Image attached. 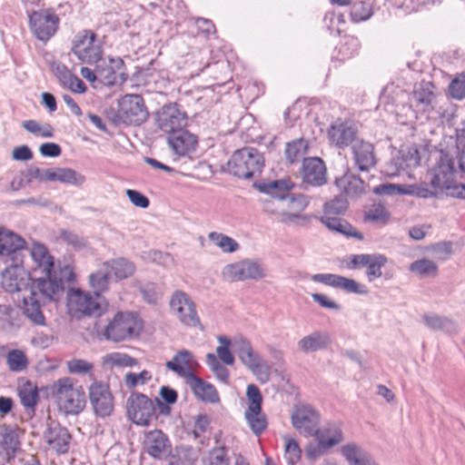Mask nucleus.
Wrapping results in <instances>:
<instances>
[{
    "mask_svg": "<svg viewBox=\"0 0 465 465\" xmlns=\"http://www.w3.org/2000/svg\"><path fill=\"white\" fill-rule=\"evenodd\" d=\"M303 182L313 185L321 186L326 183V166L319 157L303 159L302 163Z\"/></svg>",
    "mask_w": 465,
    "mask_h": 465,
    "instance_id": "nucleus-23",
    "label": "nucleus"
},
{
    "mask_svg": "<svg viewBox=\"0 0 465 465\" xmlns=\"http://www.w3.org/2000/svg\"><path fill=\"white\" fill-rule=\"evenodd\" d=\"M104 263L108 265V271L117 281L126 279L134 272V265L124 258L114 259Z\"/></svg>",
    "mask_w": 465,
    "mask_h": 465,
    "instance_id": "nucleus-37",
    "label": "nucleus"
},
{
    "mask_svg": "<svg viewBox=\"0 0 465 465\" xmlns=\"http://www.w3.org/2000/svg\"><path fill=\"white\" fill-rule=\"evenodd\" d=\"M198 365L193 353L188 350L177 351L171 361H166L165 366L168 370L174 372L181 378H184L188 382L193 374L195 367Z\"/></svg>",
    "mask_w": 465,
    "mask_h": 465,
    "instance_id": "nucleus-21",
    "label": "nucleus"
},
{
    "mask_svg": "<svg viewBox=\"0 0 465 465\" xmlns=\"http://www.w3.org/2000/svg\"><path fill=\"white\" fill-rule=\"evenodd\" d=\"M331 143L340 148L350 145L356 137V130L347 123L336 122L328 132Z\"/></svg>",
    "mask_w": 465,
    "mask_h": 465,
    "instance_id": "nucleus-31",
    "label": "nucleus"
},
{
    "mask_svg": "<svg viewBox=\"0 0 465 465\" xmlns=\"http://www.w3.org/2000/svg\"><path fill=\"white\" fill-rule=\"evenodd\" d=\"M260 192H279L283 203V223H293L303 218L301 214L309 204V198L302 193H292L294 183L290 179L262 182L255 184Z\"/></svg>",
    "mask_w": 465,
    "mask_h": 465,
    "instance_id": "nucleus-3",
    "label": "nucleus"
},
{
    "mask_svg": "<svg viewBox=\"0 0 465 465\" xmlns=\"http://www.w3.org/2000/svg\"><path fill=\"white\" fill-rule=\"evenodd\" d=\"M331 334L326 331H313L298 341V348L304 353L325 350L331 343Z\"/></svg>",
    "mask_w": 465,
    "mask_h": 465,
    "instance_id": "nucleus-28",
    "label": "nucleus"
},
{
    "mask_svg": "<svg viewBox=\"0 0 465 465\" xmlns=\"http://www.w3.org/2000/svg\"><path fill=\"white\" fill-rule=\"evenodd\" d=\"M187 123L188 115L177 103L164 104L155 114L157 127L168 134L181 128H185Z\"/></svg>",
    "mask_w": 465,
    "mask_h": 465,
    "instance_id": "nucleus-11",
    "label": "nucleus"
},
{
    "mask_svg": "<svg viewBox=\"0 0 465 465\" xmlns=\"http://www.w3.org/2000/svg\"><path fill=\"white\" fill-rule=\"evenodd\" d=\"M306 143L302 139L294 140L286 144L285 156L290 163L299 161L303 157L306 150Z\"/></svg>",
    "mask_w": 465,
    "mask_h": 465,
    "instance_id": "nucleus-47",
    "label": "nucleus"
},
{
    "mask_svg": "<svg viewBox=\"0 0 465 465\" xmlns=\"http://www.w3.org/2000/svg\"><path fill=\"white\" fill-rule=\"evenodd\" d=\"M246 395L250 401L248 409H250L252 412L261 411L262 397L259 388L254 384L248 385Z\"/></svg>",
    "mask_w": 465,
    "mask_h": 465,
    "instance_id": "nucleus-55",
    "label": "nucleus"
},
{
    "mask_svg": "<svg viewBox=\"0 0 465 465\" xmlns=\"http://www.w3.org/2000/svg\"><path fill=\"white\" fill-rule=\"evenodd\" d=\"M186 384L193 390L195 396L202 401L212 403L219 401V394L215 387L201 378L192 377Z\"/></svg>",
    "mask_w": 465,
    "mask_h": 465,
    "instance_id": "nucleus-36",
    "label": "nucleus"
},
{
    "mask_svg": "<svg viewBox=\"0 0 465 465\" xmlns=\"http://www.w3.org/2000/svg\"><path fill=\"white\" fill-rule=\"evenodd\" d=\"M118 113L124 123L134 125L142 124L149 116L143 99L139 94L124 95L119 102Z\"/></svg>",
    "mask_w": 465,
    "mask_h": 465,
    "instance_id": "nucleus-13",
    "label": "nucleus"
},
{
    "mask_svg": "<svg viewBox=\"0 0 465 465\" xmlns=\"http://www.w3.org/2000/svg\"><path fill=\"white\" fill-rule=\"evenodd\" d=\"M28 252L35 262L34 271L43 277L34 279L29 295L25 298V316L29 320H45L41 307L49 302H59L64 296L66 282L75 278L74 268L68 264L54 266V259L45 244L34 242Z\"/></svg>",
    "mask_w": 465,
    "mask_h": 465,
    "instance_id": "nucleus-1",
    "label": "nucleus"
},
{
    "mask_svg": "<svg viewBox=\"0 0 465 465\" xmlns=\"http://www.w3.org/2000/svg\"><path fill=\"white\" fill-rule=\"evenodd\" d=\"M458 169L455 159L447 153L440 152L432 169L431 186L445 192L448 195L465 198V185L457 183Z\"/></svg>",
    "mask_w": 465,
    "mask_h": 465,
    "instance_id": "nucleus-4",
    "label": "nucleus"
},
{
    "mask_svg": "<svg viewBox=\"0 0 465 465\" xmlns=\"http://www.w3.org/2000/svg\"><path fill=\"white\" fill-rule=\"evenodd\" d=\"M263 165L264 158L256 148L243 147L233 153L227 169L233 176L247 180L261 173Z\"/></svg>",
    "mask_w": 465,
    "mask_h": 465,
    "instance_id": "nucleus-6",
    "label": "nucleus"
},
{
    "mask_svg": "<svg viewBox=\"0 0 465 465\" xmlns=\"http://www.w3.org/2000/svg\"><path fill=\"white\" fill-rule=\"evenodd\" d=\"M103 363L111 367H133L137 360L123 352H111L104 356Z\"/></svg>",
    "mask_w": 465,
    "mask_h": 465,
    "instance_id": "nucleus-40",
    "label": "nucleus"
},
{
    "mask_svg": "<svg viewBox=\"0 0 465 465\" xmlns=\"http://www.w3.org/2000/svg\"><path fill=\"white\" fill-rule=\"evenodd\" d=\"M350 15L353 22H362L368 20L372 15V11L370 4L358 1L351 6Z\"/></svg>",
    "mask_w": 465,
    "mask_h": 465,
    "instance_id": "nucleus-49",
    "label": "nucleus"
},
{
    "mask_svg": "<svg viewBox=\"0 0 465 465\" xmlns=\"http://www.w3.org/2000/svg\"><path fill=\"white\" fill-rule=\"evenodd\" d=\"M71 50L84 64H97L103 58L102 43L97 39V35L90 30H83L74 35Z\"/></svg>",
    "mask_w": 465,
    "mask_h": 465,
    "instance_id": "nucleus-8",
    "label": "nucleus"
},
{
    "mask_svg": "<svg viewBox=\"0 0 465 465\" xmlns=\"http://www.w3.org/2000/svg\"><path fill=\"white\" fill-rule=\"evenodd\" d=\"M320 221L329 230L341 233L347 238H355L360 241L364 239L363 234L344 219L324 214L320 218Z\"/></svg>",
    "mask_w": 465,
    "mask_h": 465,
    "instance_id": "nucleus-30",
    "label": "nucleus"
},
{
    "mask_svg": "<svg viewBox=\"0 0 465 465\" xmlns=\"http://www.w3.org/2000/svg\"><path fill=\"white\" fill-rule=\"evenodd\" d=\"M97 73L99 81L107 86L124 83L128 74L124 72V62L122 58H109V63L102 58L97 63Z\"/></svg>",
    "mask_w": 465,
    "mask_h": 465,
    "instance_id": "nucleus-16",
    "label": "nucleus"
},
{
    "mask_svg": "<svg viewBox=\"0 0 465 465\" xmlns=\"http://www.w3.org/2000/svg\"><path fill=\"white\" fill-rule=\"evenodd\" d=\"M434 194L433 191H431L425 183H421L420 184H409V195L429 198Z\"/></svg>",
    "mask_w": 465,
    "mask_h": 465,
    "instance_id": "nucleus-63",
    "label": "nucleus"
},
{
    "mask_svg": "<svg viewBox=\"0 0 465 465\" xmlns=\"http://www.w3.org/2000/svg\"><path fill=\"white\" fill-rule=\"evenodd\" d=\"M248 369L261 383H267L271 379L272 366L262 358H260Z\"/></svg>",
    "mask_w": 465,
    "mask_h": 465,
    "instance_id": "nucleus-46",
    "label": "nucleus"
},
{
    "mask_svg": "<svg viewBox=\"0 0 465 465\" xmlns=\"http://www.w3.org/2000/svg\"><path fill=\"white\" fill-rule=\"evenodd\" d=\"M203 465H229L224 449L213 450L209 457L203 460Z\"/></svg>",
    "mask_w": 465,
    "mask_h": 465,
    "instance_id": "nucleus-60",
    "label": "nucleus"
},
{
    "mask_svg": "<svg viewBox=\"0 0 465 465\" xmlns=\"http://www.w3.org/2000/svg\"><path fill=\"white\" fill-rule=\"evenodd\" d=\"M108 265L103 263L95 272L90 273L88 282L93 294L99 299H104L102 294L108 291L112 275Z\"/></svg>",
    "mask_w": 465,
    "mask_h": 465,
    "instance_id": "nucleus-32",
    "label": "nucleus"
},
{
    "mask_svg": "<svg viewBox=\"0 0 465 465\" xmlns=\"http://www.w3.org/2000/svg\"><path fill=\"white\" fill-rule=\"evenodd\" d=\"M375 194L379 195H396V194H407V186L404 184L397 185L393 183H382L375 186L372 189Z\"/></svg>",
    "mask_w": 465,
    "mask_h": 465,
    "instance_id": "nucleus-58",
    "label": "nucleus"
},
{
    "mask_svg": "<svg viewBox=\"0 0 465 465\" xmlns=\"http://www.w3.org/2000/svg\"><path fill=\"white\" fill-rule=\"evenodd\" d=\"M59 182L79 186L85 182V177L71 168H59Z\"/></svg>",
    "mask_w": 465,
    "mask_h": 465,
    "instance_id": "nucleus-54",
    "label": "nucleus"
},
{
    "mask_svg": "<svg viewBox=\"0 0 465 465\" xmlns=\"http://www.w3.org/2000/svg\"><path fill=\"white\" fill-rule=\"evenodd\" d=\"M359 48L360 43L357 38L353 36L345 37L343 43L339 46L340 59L343 61L352 57Z\"/></svg>",
    "mask_w": 465,
    "mask_h": 465,
    "instance_id": "nucleus-52",
    "label": "nucleus"
},
{
    "mask_svg": "<svg viewBox=\"0 0 465 465\" xmlns=\"http://www.w3.org/2000/svg\"><path fill=\"white\" fill-rule=\"evenodd\" d=\"M410 270L420 277H435L438 274L437 264L428 259H420L412 262Z\"/></svg>",
    "mask_w": 465,
    "mask_h": 465,
    "instance_id": "nucleus-43",
    "label": "nucleus"
},
{
    "mask_svg": "<svg viewBox=\"0 0 465 465\" xmlns=\"http://www.w3.org/2000/svg\"><path fill=\"white\" fill-rule=\"evenodd\" d=\"M449 94L457 101L465 99V73H460L452 79L449 85Z\"/></svg>",
    "mask_w": 465,
    "mask_h": 465,
    "instance_id": "nucleus-50",
    "label": "nucleus"
},
{
    "mask_svg": "<svg viewBox=\"0 0 465 465\" xmlns=\"http://www.w3.org/2000/svg\"><path fill=\"white\" fill-rule=\"evenodd\" d=\"M314 437L321 449H331L343 440L341 424L339 422H329L319 429Z\"/></svg>",
    "mask_w": 465,
    "mask_h": 465,
    "instance_id": "nucleus-25",
    "label": "nucleus"
},
{
    "mask_svg": "<svg viewBox=\"0 0 465 465\" xmlns=\"http://www.w3.org/2000/svg\"><path fill=\"white\" fill-rule=\"evenodd\" d=\"M208 238L224 252H234L239 249V243L232 237L221 232H212Z\"/></svg>",
    "mask_w": 465,
    "mask_h": 465,
    "instance_id": "nucleus-41",
    "label": "nucleus"
},
{
    "mask_svg": "<svg viewBox=\"0 0 465 465\" xmlns=\"http://www.w3.org/2000/svg\"><path fill=\"white\" fill-rule=\"evenodd\" d=\"M341 451L350 465H379L369 452L355 443L343 445Z\"/></svg>",
    "mask_w": 465,
    "mask_h": 465,
    "instance_id": "nucleus-33",
    "label": "nucleus"
},
{
    "mask_svg": "<svg viewBox=\"0 0 465 465\" xmlns=\"http://www.w3.org/2000/svg\"><path fill=\"white\" fill-rule=\"evenodd\" d=\"M387 259L381 254H373L370 262L366 265V274L370 281L381 276V267L385 265Z\"/></svg>",
    "mask_w": 465,
    "mask_h": 465,
    "instance_id": "nucleus-51",
    "label": "nucleus"
},
{
    "mask_svg": "<svg viewBox=\"0 0 465 465\" xmlns=\"http://www.w3.org/2000/svg\"><path fill=\"white\" fill-rule=\"evenodd\" d=\"M209 418L204 414H199L195 417L193 425V435L195 438L200 437L203 432L206 431L209 426Z\"/></svg>",
    "mask_w": 465,
    "mask_h": 465,
    "instance_id": "nucleus-64",
    "label": "nucleus"
},
{
    "mask_svg": "<svg viewBox=\"0 0 465 465\" xmlns=\"http://www.w3.org/2000/svg\"><path fill=\"white\" fill-rule=\"evenodd\" d=\"M67 369L73 374L89 373L94 369V364L85 360L73 359L66 362Z\"/></svg>",
    "mask_w": 465,
    "mask_h": 465,
    "instance_id": "nucleus-59",
    "label": "nucleus"
},
{
    "mask_svg": "<svg viewBox=\"0 0 465 465\" xmlns=\"http://www.w3.org/2000/svg\"><path fill=\"white\" fill-rule=\"evenodd\" d=\"M245 419L255 435L262 434L267 427V420L265 416L262 414V411L252 412L250 409H247L245 411Z\"/></svg>",
    "mask_w": 465,
    "mask_h": 465,
    "instance_id": "nucleus-45",
    "label": "nucleus"
},
{
    "mask_svg": "<svg viewBox=\"0 0 465 465\" xmlns=\"http://www.w3.org/2000/svg\"><path fill=\"white\" fill-rule=\"evenodd\" d=\"M292 426L305 437L315 436L318 431L320 414L310 405L297 407L292 413Z\"/></svg>",
    "mask_w": 465,
    "mask_h": 465,
    "instance_id": "nucleus-15",
    "label": "nucleus"
},
{
    "mask_svg": "<svg viewBox=\"0 0 465 465\" xmlns=\"http://www.w3.org/2000/svg\"><path fill=\"white\" fill-rule=\"evenodd\" d=\"M127 416L135 424L148 426L156 419L154 401L140 392L132 393L126 402Z\"/></svg>",
    "mask_w": 465,
    "mask_h": 465,
    "instance_id": "nucleus-10",
    "label": "nucleus"
},
{
    "mask_svg": "<svg viewBox=\"0 0 465 465\" xmlns=\"http://www.w3.org/2000/svg\"><path fill=\"white\" fill-rule=\"evenodd\" d=\"M126 194L130 202L136 207L145 209L150 204L149 199L138 191L128 189Z\"/></svg>",
    "mask_w": 465,
    "mask_h": 465,
    "instance_id": "nucleus-61",
    "label": "nucleus"
},
{
    "mask_svg": "<svg viewBox=\"0 0 465 465\" xmlns=\"http://www.w3.org/2000/svg\"><path fill=\"white\" fill-rule=\"evenodd\" d=\"M168 143L179 156H184L195 150L197 138L184 128H181L168 136Z\"/></svg>",
    "mask_w": 465,
    "mask_h": 465,
    "instance_id": "nucleus-24",
    "label": "nucleus"
},
{
    "mask_svg": "<svg viewBox=\"0 0 465 465\" xmlns=\"http://www.w3.org/2000/svg\"><path fill=\"white\" fill-rule=\"evenodd\" d=\"M146 452L157 459H161L169 452L170 443L168 438L158 430L149 431L143 441Z\"/></svg>",
    "mask_w": 465,
    "mask_h": 465,
    "instance_id": "nucleus-27",
    "label": "nucleus"
},
{
    "mask_svg": "<svg viewBox=\"0 0 465 465\" xmlns=\"http://www.w3.org/2000/svg\"><path fill=\"white\" fill-rule=\"evenodd\" d=\"M348 197L344 194L341 193L340 195L334 197L332 200L325 203L324 204V214L331 215V214H342L346 212L348 208Z\"/></svg>",
    "mask_w": 465,
    "mask_h": 465,
    "instance_id": "nucleus-48",
    "label": "nucleus"
},
{
    "mask_svg": "<svg viewBox=\"0 0 465 465\" xmlns=\"http://www.w3.org/2000/svg\"><path fill=\"white\" fill-rule=\"evenodd\" d=\"M352 153L356 166L360 171H369L376 163L373 145L364 141H355L352 145Z\"/></svg>",
    "mask_w": 465,
    "mask_h": 465,
    "instance_id": "nucleus-29",
    "label": "nucleus"
},
{
    "mask_svg": "<svg viewBox=\"0 0 465 465\" xmlns=\"http://www.w3.org/2000/svg\"><path fill=\"white\" fill-rule=\"evenodd\" d=\"M263 193L269 194L271 196L270 199L265 200L263 202L262 210L266 213L272 215L279 222L283 223L284 213H283V203L281 198V193L279 192H262Z\"/></svg>",
    "mask_w": 465,
    "mask_h": 465,
    "instance_id": "nucleus-38",
    "label": "nucleus"
},
{
    "mask_svg": "<svg viewBox=\"0 0 465 465\" xmlns=\"http://www.w3.org/2000/svg\"><path fill=\"white\" fill-rule=\"evenodd\" d=\"M18 394L21 403L25 408H35L39 397L38 391L35 386H34L31 382H27L19 390Z\"/></svg>",
    "mask_w": 465,
    "mask_h": 465,
    "instance_id": "nucleus-44",
    "label": "nucleus"
},
{
    "mask_svg": "<svg viewBox=\"0 0 465 465\" xmlns=\"http://www.w3.org/2000/svg\"><path fill=\"white\" fill-rule=\"evenodd\" d=\"M28 252L25 240L17 233L0 228V262H25Z\"/></svg>",
    "mask_w": 465,
    "mask_h": 465,
    "instance_id": "nucleus-9",
    "label": "nucleus"
},
{
    "mask_svg": "<svg viewBox=\"0 0 465 465\" xmlns=\"http://www.w3.org/2000/svg\"><path fill=\"white\" fill-rule=\"evenodd\" d=\"M335 185L341 193L351 199L360 197L365 192L364 182L350 172L335 179Z\"/></svg>",
    "mask_w": 465,
    "mask_h": 465,
    "instance_id": "nucleus-26",
    "label": "nucleus"
},
{
    "mask_svg": "<svg viewBox=\"0 0 465 465\" xmlns=\"http://www.w3.org/2000/svg\"><path fill=\"white\" fill-rule=\"evenodd\" d=\"M312 281L341 289L347 293L366 294L365 285L347 277L333 273H317L311 277Z\"/></svg>",
    "mask_w": 465,
    "mask_h": 465,
    "instance_id": "nucleus-20",
    "label": "nucleus"
},
{
    "mask_svg": "<svg viewBox=\"0 0 465 465\" xmlns=\"http://www.w3.org/2000/svg\"><path fill=\"white\" fill-rule=\"evenodd\" d=\"M75 279L66 282L64 288L65 293L67 313L75 319L85 317L99 318L107 312L109 303L105 299H99L89 292L74 286Z\"/></svg>",
    "mask_w": 465,
    "mask_h": 465,
    "instance_id": "nucleus-2",
    "label": "nucleus"
},
{
    "mask_svg": "<svg viewBox=\"0 0 465 465\" xmlns=\"http://www.w3.org/2000/svg\"><path fill=\"white\" fill-rule=\"evenodd\" d=\"M1 271V283L8 292H24L22 311L25 315V298L29 295L30 285L34 281L30 273L24 267V262H5Z\"/></svg>",
    "mask_w": 465,
    "mask_h": 465,
    "instance_id": "nucleus-7",
    "label": "nucleus"
},
{
    "mask_svg": "<svg viewBox=\"0 0 465 465\" xmlns=\"http://www.w3.org/2000/svg\"><path fill=\"white\" fill-rule=\"evenodd\" d=\"M265 275L262 264L258 261L250 259L227 264L222 271L223 279L227 282L258 281L264 278Z\"/></svg>",
    "mask_w": 465,
    "mask_h": 465,
    "instance_id": "nucleus-12",
    "label": "nucleus"
},
{
    "mask_svg": "<svg viewBox=\"0 0 465 465\" xmlns=\"http://www.w3.org/2000/svg\"><path fill=\"white\" fill-rule=\"evenodd\" d=\"M390 218L391 213L385 208V206L381 203L371 204L364 214V221L380 225L388 223Z\"/></svg>",
    "mask_w": 465,
    "mask_h": 465,
    "instance_id": "nucleus-39",
    "label": "nucleus"
},
{
    "mask_svg": "<svg viewBox=\"0 0 465 465\" xmlns=\"http://www.w3.org/2000/svg\"><path fill=\"white\" fill-rule=\"evenodd\" d=\"M94 329L99 338L117 342L138 336L143 329V322H109L102 331L99 330L98 322H95Z\"/></svg>",
    "mask_w": 465,
    "mask_h": 465,
    "instance_id": "nucleus-14",
    "label": "nucleus"
},
{
    "mask_svg": "<svg viewBox=\"0 0 465 465\" xmlns=\"http://www.w3.org/2000/svg\"><path fill=\"white\" fill-rule=\"evenodd\" d=\"M91 405L97 416L107 417L114 410V399L109 387L101 382H94L89 388Z\"/></svg>",
    "mask_w": 465,
    "mask_h": 465,
    "instance_id": "nucleus-19",
    "label": "nucleus"
},
{
    "mask_svg": "<svg viewBox=\"0 0 465 465\" xmlns=\"http://www.w3.org/2000/svg\"><path fill=\"white\" fill-rule=\"evenodd\" d=\"M169 305L173 314L180 320H199L194 302L183 291L173 292Z\"/></svg>",
    "mask_w": 465,
    "mask_h": 465,
    "instance_id": "nucleus-22",
    "label": "nucleus"
},
{
    "mask_svg": "<svg viewBox=\"0 0 465 465\" xmlns=\"http://www.w3.org/2000/svg\"><path fill=\"white\" fill-rule=\"evenodd\" d=\"M152 380L150 371L143 370L140 373L127 372L124 375V381L128 389H134L137 386L143 385Z\"/></svg>",
    "mask_w": 465,
    "mask_h": 465,
    "instance_id": "nucleus-53",
    "label": "nucleus"
},
{
    "mask_svg": "<svg viewBox=\"0 0 465 465\" xmlns=\"http://www.w3.org/2000/svg\"><path fill=\"white\" fill-rule=\"evenodd\" d=\"M52 394L58 408L66 414H78L86 403L85 393L81 385L74 383L73 379H58L52 386Z\"/></svg>",
    "mask_w": 465,
    "mask_h": 465,
    "instance_id": "nucleus-5",
    "label": "nucleus"
},
{
    "mask_svg": "<svg viewBox=\"0 0 465 465\" xmlns=\"http://www.w3.org/2000/svg\"><path fill=\"white\" fill-rule=\"evenodd\" d=\"M6 363L11 371L20 372L27 368L28 360L24 351L12 350L6 353Z\"/></svg>",
    "mask_w": 465,
    "mask_h": 465,
    "instance_id": "nucleus-42",
    "label": "nucleus"
},
{
    "mask_svg": "<svg viewBox=\"0 0 465 465\" xmlns=\"http://www.w3.org/2000/svg\"><path fill=\"white\" fill-rule=\"evenodd\" d=\"M2 436V442L7 453H14L17 449H19L20 441L18 440L17 432L15 430L6 428Z\"/></svg>",
    "mask_w": 465,
    "mask_h": 465,
    "instance_id": "nucleus-57",
    "label": "nucleus"
},
{
    "mask_svg": "<svg viewBox=\"0 0 465 465\" xmlns=\"http://www.w3.org/2000/svg\"><path fill=\"white\" fill-rule=\"evenodd\" d=\"M59 19L54 13L40 11L30 15L31 29L35 37L41 41H47L54 35Z\"/></svg>",
    "mask_w": 465,
    "mask_h": 465,
    "instance_id": "nucleus-18",
    "label": "nucleus"
},
{
    "mask_svg": "<svg viewBox=\"0 0 465 465\" xmlns=\"http://www.w3.org/2000/svg\"><path fill=\"white\" fill-rule=\"evenodd\" d=\"M435 86L430 82H420L414 86L412 94V103L416 107H420L421 110H428L432 106L436 99L434 93Z\"/></svg>",
    "mask_w": 465,
    "mask_h": 465,
    "instance_id": "nucleus-34",
    "label": "nucleus"
},
{
    "mask_svg": "<svg viewBox=\"0 0 465 465\" xmlns=\"http://www.w3.org/2000/svg\"><path fill=\"white\" fill-rule=\"evenodd\" d=\"M312 298L314 302L325 309L339 311L341 306L329 296L322 293H312Z\"/></svg>",
    "mask_w": 465,
    "mask_h": 465,
    "instance_id": "nucleus-62",
    "label": "nucleus"
},
{
    "mask_svg": "<svg viewBox=\"0 0 465 465\" xmlns=\"http://www.w3.org/2000/svg\"><path fill=\"white\" fill-rule=\"evenodd\" d=\"M302 450L298 442L293 439H289L285 444L284 458L288 464L294 465L301 459Z\"/></svg>",
    "mask_w": 465,
    "mask_h": 465,
    "instance_id": "nucleus-56",
    "label": "nucleus"
},
{
    "mask_svg": "<svg viewBox=\"0 0 465 465\" xmlns=\"http://www.w3.org/2000/svg\"><path fill=\"white\" fill-rule=\"evenodd\" d=\"M232 351L246 368H249L262 358L260 354L252 349L250 341L242 336L235 337L232 340Z\"/></svg>",
    "mask_w": 465,
    "mask_h": 465,
    "instance_id": "nucleus-35",
    "label": "nucleus"
},
{
    "mask_svg": "<svg viewBox=\"0 0 465 465\" xmlns=\"http://www.w3.org/2000/svg\"><path fill=\"white\" fill-rule=\"evenodd\" d=\"M43 439L48 447L57 454H64L69 450L72 437L65 427L57 421L51 420L46 425Z\"/></svg>",
    "mask_w": 465,
    "mask_h": 465,
    "instance_id": "nucleus-17",
    "label": "nucleus"
}]
</instances>
